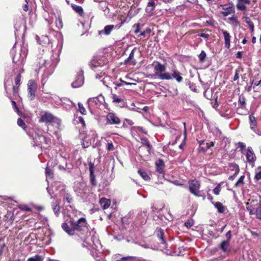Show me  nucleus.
Instances as JSON below:
<instances>
[{
  "mask_svg": "<svg viewBox=\"0 0 261 261\" xmlns=\"http://www.w3.org/2000/svg\"><path fill=\"white\" fill-rule=\"evenodd\" d=\"M153 67L154 75L160 80H166L167 76L169 73L167 71L166 64H162L161 62L154 61L151 64Z\"/></svg>",
  "mask_w": 261,
  "mask_h": 261,
  "instance_id": "7ed1b4c3",
  "label": "nucleus"
},
{
  "mask_svg": "<svg viewBox=\"0 0 261 261\" xmlns=\"http://www.w3.org/2000/svg\"><path fill=\"white\" fill-rule=\"evenodd\" d=\"M49 164V163H48V165ZM45 174L46 176L49 178H53V170L49 168L48 165L46 167L45 169Z\"/></svg>",
  "mask_w": 261,
  "mask_h": 261,
  "instance_id": "e433bc0d",
  "label": "nucleus"
},
{
  "mask_svg": "<svg viewBox=\"0 0 261 261\" xmlns=\"http://www.w3.org/2000/svg\"><path fill=\"white\" fill-rule=\"evenodd\" d=\"M56 24L57 27L58 29H60L61 28H62L63 23H62V20L60 18H58V19H56Z\"/></svg>",
  "mask_w": 261,
  "mask_h": 261,
  "instance_id": "c03bdc74",
  "label": "nucleus"
},
{
  "mask_svg": "<svg viewBox=\"0 0 261 261\" xmlns=\"http://www.w3.org/2000/svg\"><path fill=\"white\" fill-rule=\"evenodd\" d=\"M36 39L37 42L42 46H45L50 42L49 37L47 35L39 34L36 35Z\"/></svg>",
  "mask_w": 261,
  "mask_h": 261,
  "instance_id": "9b49d317",
  "label": "nucleus"
},
{
  "mask_svg": "<svg viewBox=\"0 0 261 261\" xmlns=\"http://www.w3.org/2000/svg\"><path fill=\"white\" fill-rule=\"evenodd\" d=\"M238 145H239V147L242 149H244L246 147V145L245 143H243V142H239L238 143Z\"/></svg>",
  "mask_w": 261,
  "mask_h": 261,
  "instance_id": "680f3d73",
  "label": "nucleus"
},
{
  "mask_svg": "<svg viewBox=\"0 0 261 261\" xmlns=\"http://www.w3.org/2000/svg\"><path fill=\"white\" fill-rule=\"evenodd\" d=\"M84 82L83 71H80L77 73L75 80L72 83L71 86L73 88H77L82 86Z\"/></svg>",
  "mask_w": 261,
  "mask_h": 261,
  "instance_id": "9d476101",
  "label": "nucleus"
},
{
  "mask_svg": "<svg viewBox=\"0 0 261 261\" xmlns=\"http://www.w3.org/2000/svg\"><path fill=\"white\" fill-rule=\"evenodd\" d=\"M69 225L66 222L62 223V228L69 236L79 234L78 232L83 233L87 228V221L84 218H81L77 221H75L73 219H70L69 221Z\"/></svg>",
  "mask_w": 261,
  "mask_h": 261,
  "instance_id": "f03ea898",
  "label": "nucleus"
},
{
  "mask_svg": "<svg viewBox=\"0 0 261 261\" xmlns=\"http://www.w3.org/2000/svg\"><path fill=\"white\" fill-rule=\"evenodd\" d=\"M114 28V25H108L105 27V33H110Z\"/></svg>",
  "mask_w": 261,
  "mask_h": 261,
  "instance_id": "49530a36",
  "label": "nucleus"
},
{
  "mask_svg": "<svg viewBox=\"0 0 261 261\" xmlns=\"http://www.w3.org/2000/svg\"><path fill=\"white\" fill-rule=\"evenodd\" d=\"M137 48L135 47L129 54L128 57L124 60V64H130L133 65H135L137 63L136 60L134 59L135 52L137 50Z\"/></svg>",
  "mask_w": 261,
  "mask_h": 261,
  "instance_id": "dca6fc26",
  "label": "nucleus"
},
{
  "mask_svg": "<svg viewBox=\"0 0 261 261\" xmlns=\"http://www.w3.org/2000/svg\"><path fill=\"white\" fill-rule=\"evenodd\" d=\"M244 176H241L239 180L236 182V183L235 184V186L236 187H237L239 185V184L240 183H243V179H244Z\"/></svg>",
  "mask_w": 261,
  "mask_h": 261,
  "instance_id": "5fc2aeb1",
  "label": "nucleus"
},
{
  "mask_svg": "<svg viewBox=\"0 0 261 261\" xmlns=\"http://www.w3.org/2000/svg\"><path fill=\"white\" fill-rule=\"evenodd\" d=\"M155 4L153 2H149L146 8V12L151 14L155 8Z\"/></svg>",
  "mask_w": 261,
  "mask_h": 261,
  "instance_id": "cd10ccee",
  "label": "nucleus"
},
{
  "mask_svg": "<svg viewBox=\"0 0 261 261\" xmlns=\"http://www.w3.org/2000/svg\"><path fill=\"white\" fill-rule=\"evenodd\" d=\"M21 208L25 211H31V208H30L28 205H26L22 206Z\"/></svg>",
  "mask_w": 261,
  "mask_h": 261,
  "instance_id": "bf43d9fd",
  "label": "nucleus"
},
{
  "mask_svg": "<svg viewBox=\"0 0 261 261\" xmlns=\"http://www.w3.org/2000/svg\"><path fill=\"white\" fill-rule=\"evenodd\" d=\"M137 129L139 131L142 132V133H144L145 134H147V132H146L142 127L138 126L137 127Z\"/></svg>",
  "mask_w": 261,
  "mask_h": 261,
  "instance_id": "774afa93",
  "label": "nucleus"
},
{
  "mask_svg": "<svg viewBox=\"0 0 261 261\" xmlns=\"http://www.w3.org/2000/svg\"><path fill=\"white\" fill-rule=\"evenodd\" d=\"M206 56V53H205V51L203 50L201 51V52L200 53V54L199 55V61L201 63H203L205 59Z\"/></svg>",
  "mask_w": 261,
  "mask_h": 261,
  "instance_id": "58836bf2",
  "label": "nucleus"
},
{
  "mask_svg": "<svg viewBox=\"0 0 261 261\" xmlns=\"http://www.w3.org/2000/svg\"><path fill=\"white\" fill-rule=\"evenodd\" d=\"M51 206L55 214L56 215V216H58L60 212V207L59 204L56 202H53L51 204Z\"/></svg>",
  "mask_w": 261,
  "mask_h": 261,
  "instance_id": "c85d7f7f",
  "label": "nucleus"
},
{
  "mask_svg": "<svg viewBox=\"0 0 261 261\" xmlns=\"http://www.w3.org/2000/svg\"><path fill=\"white\" fill-rule=\"evenodd\" d=\"M255 178L257 180L261 179V171L255 174Z\"/></svg>",
  "mask_w": 261,
  "mask_h": 261,
  "instance_id": "e2e57ef3",
  "label": "nucleus"
},
{
  "mask_svg": "<svg viewBox=\"0 0 261 261\" xmlns=\"http://www.w3.org/2000/svg\"><path fill=\"white\" fill-rule=\"evenodd\" d=\"M244 21L248 24L250 31L253 32L254 31V24L251 19L249 17H245L244 18Z\"/></svg>",
  "mask_w": 261,
  "mask_h": 261,
  "instance_id": "473e14b6",
  "label": "nucleus"
},
{
  "mask_svg": "<svg viewBox=\"0 0 261 261\" xmlns=\"http://www.w3.org/2000/svg\"><path fill=\"white\" fill-rule=\"evenodd\" d=\"M250 3V0H238L237 7L239 10H244L246 9V5H249Z\"/></svg>",
  "mask_w": 261,
  "mask_h": 261,
  "instance_id": "412c9836",
  "label": "nucleus"
},
{
  "mask_svg": "<svg viewBox=\"0 0 261 261\" xmlns=\"http://www.w3.org/2000/svg\"><path fill=\"white\" fill-rule=\"evenodd\" d=\"M104 64V62L100 59H98V58H96L91 62V65L92 69H94V68L98 66H101Z\"/></svg>",
  "mask_w": 261,
  "mask_h": 261,
  "instance_id": "393cba45",
  "label": "nucleus"
},
{
  "mask_svg": "<svg viewBox=\"0 0 261 261\" xmlns=\"http://www.w3.org/2000/svg\"><path fill=\"white\" fill-rule=\"evenodd\" d=\"M221 7H222V9L223 10V11H221V13L223 16L226 17L231 14H234L235 11L232 6L227 5H221Z\"/></svg>",
  "mask_w": 261,
  "mask_h": 261,
  "instance_id": "ddd939ff",
  "label": "nucleus"
},
{
  "mask_svg": "<svg viewBox=\"0 0 261 261\" xmlns=\"http://www.w3.org/2000/svg\"><path fill=\"white\" fill-rule=\"evenodd\" d=\"M221 185L219 184L213 189L214 193L217 195H219L221 191Z\"/></svg>",
  "mask_w": 261,
  "mask_h": 261,
  "instance_id": "37998d69",
  "label": "nucleus"
},
{
  "mask_svg": "<svg viewBox=\"0 0 261 261\" xmlns=\"http://www.w3.org/2000/svg\"><path fill=\"white\" fill-rule=\"evenodd\" d=\"M138 173L145 180H148L150 179V177L146 172L145 171H142L141 170H139L138 171Z\"/></svg>",
  "mask_w": 261,
  "mask_h": 261,
  "instance_id": "c9c22d12",
  "label": "nucleus"
},
{
  "mask_svg": "<svg viewBox=\"0 0 261 261\" xmlns=\"http://www.w3.org/2000/svg\"><path fill=\"white\" fill-rule=\"evenodd\" d=\"M20 79H21V74L20 73H18L15 79V84L16 85H19L20 82Z\"/></svg>",
  "mask_w": 261,
  "mask_h": 261,
  "instance_id": "09e8293b",
  "label": "nucleus"
},
{
  "mask_svg": "<svg viewBox=\"0 0 261 261\" xmlns=\"http://www.w3.org/2000/svg\"><path fill=\"white\" fill-rule=\"evenodd\" d=\"M44 257L40 255H35L28 258L27 261H43Z\"/></svg>",
  "mask_w": 261,
  "mask_h": 261,
  "instance_id": "2f4dec72",
  "label": "nucleus"
},
{
  "mask_svg": "<svg viewBox=\"0 0 261 261\" xmlns=\"http://www.w3.org/2000/svg\"><path fill=\"white\" fill-rule=\"evenodd\" d=\"M71 7L73 10L76 12L80 16L84 15V11L81 6L74 4L72 5Z\"/></svg>",
  "mask_w": 261,
  "mask_h": 261,
  "instance_id": "bb28decb",
  "label": "nucleus"
},
{
  "mask_svg": "<svg viewBox=\"0 0 261 261\" xmlns=\"http://www.w3.org/2000/svg\"><path fill=\"white\" fill-rule=\"evenodd\" d=\"M13 92L14 95H16V94H17L18 92V88L13 86Z\"/></svg>",
  "mask_w": 261,
  "mask_h": 261,
  "instance_id": "69168bd1",
  "label": "nucleus"
},
{
  "mask_svg": "<svg viewBox=\"0 0 261 261\" xmlns=\"http://www.w3.org/2000/svg\"><path fill=\"white\" fill-rule=\"evenodd\" d=\"M86 140H84L82 143V146L84 148H86L89 146L91 143H89L88 142H85Z\"/></svg>",
  "mask_w": 261,
  "mask_h": 261,
  "instance_id": "052dcab7",
  "label": "nucleus"
},
{
  "mask_svg": "<svg viewBox=\"0 0 261 261\" xmlns=\"http://www.w3.org/2000/svg\"><path fill=\"white\" fill-rule=\"evenodd\" d=\"M190 192L195 196H199L198 193L200 187V182L196 179L190 180L188 181Z\"/></svg>",
  "mask_w": 261,
  "mask_h": 261,
  "instance_id": "6e6552de",
  "label": "nucleus"
},
{
  "mask_svg": "<svg viewBox=\"0 0 261 261\" xmlns=\"http://www.w3.org/2000/svg\"><path fill=\"white\" fill-rule=\"evenodd\" d=\"M246 156L247 160L249 163H254L256 158L251 147H248Z\"/></svg>",
  "mask_w": 261,
  "mask_h": 261,
  "instance_id": "2eb2a0df",
  "label": "nucleus"
},
{
  "mask_svg": "<svg viewBox=\"0 0 261 261\" xmlns=\"http://www.w3.org/2000/svg\"><path fill=\"white\" fill-rule=\"evenodd\" d=\"M17 124L21 127L24 128L25 126V124L23 120L21 118H18L17 121Z\"/></svg>",
  "mask_w": 261,
  "mask_h": 261,
  "instance_id": "a18cd8bd",
  "label": "nucleus"
},
{
  "mask_svg": "<svg viewBox=\"0 0 261 261\" xmlns=\"http://www.w3.org/2000/svg\"><path fill=\"white\" fill-rule=\"evenodd\" d=\"M189 88L191 89V90L196 92L197 89L196 88V86L193 83H191L190 82H189Z\"/></svg>",
  "mask_w": 261,
  "mask_h": 261,
  "instance_id": "3c124183",
  "label": "nucleus"
},
{
  "mask_svg": "<svg viewBox=\"0 0 261 261\" xmlns=\"http://www.w3.org/2000/svg\"><path fill=\"white\" fill-rule=\"evenodd\" d=\"M234 166H235L234 167L235 173L233 174V175L230 176L228 178V179L230 180H233L239 172V168L238 166L234 165Z\"/></svg>",
  "mask_w": 261,
  "mask_h": 261,
  "instance_id": "ea45409f",
  "label": "nucleus"
},
{
  "mask_svg": "<svg viewBox=\"0 0 261 261\" xmlns=\"http://www.w3.org/2000/svg\"><path fill=\"white\" fill-rule=\"evenodd\" d=\"M28 97L31 100H33L36 97V92L37 89V85L33 80H29L28 84Z\"/></svg>",
  "mask_w": 261,
  "mask_h": 261,
  "instance_id": "0eeeda50",
  "label": "nucleus"
},
{
  "mask_svg": "<svg viewBox=\"0 0 261 261\" xmlns=\"http://www.w3.org/2000/svg\"><path fill=\"white\" fill-rule=\"evenodd\" d=\"M99 203L103 210L108 208L111 204V201L106 198H102L99 200Z\"/></svg>",
  "mask_w": 261,
  "mask_h": 261,
  "instance_id": "4be33fe9",
  "label": "nucleus"
},
{
  "mask_svg": "<svg viewBox=\"0 0 261 261\" xmlns=\"http://www.w3.org/2000/svg\"><path fill=\"white\" fill-rule=\"evenodd\" d=\"M193 223H191L190 222H186L185 223V225L187 227V228H190L191 226H193Z\"/></svg>",
  "mask_w": 261,
  "mask_h": 261,
  "instance_id": "338daca9",
  "label": "nucleus"
},
{
  "mask_svg": "<svg viewBox=\"0 0 261 261\" xmlns=\"http://www.w3.org/2000/svg\"><path fill=\"white\" fill-rule=\"evenodd\" d=\"M261 200V196L259 195L258 197H255L254 199H249V201L246 203V205L249 206L251 205V203L254 205V207H259V203Z\"/></svg>",
  "mask_w": 261,
  "mask_h": 261,
  "instance_id": "aec40b11",
  "label": "nucleus"
},
{
  "mask_svg": "<svg viewBox=\"0 0 261 261\" xmlns=\"http://www.w3.org/2000/svg\"><path fill=\"white\" fill-rule=\"evenodd\" d=\"M249 123L251 129L254 132L256 133V130L255 129V127L256 126V120L255 118L252 115H249Z\"/></svg>",
  "mask_w": 261,
  "mask_h": 261,
  "instance_id": "a878e982",
  "label": "nucleus"
},
{
  "mask_svg": "<svg viewBox=\"0 0 261 261\" xmlns=\"http://www.w3.org/2000/svg\"><path fill=\"white\" fill-rule=\"evenodd\" d=\"M107 149L108 151H111L114 149V145L112 142H110L108 143Z\"/></svg>",
  "mask_w": 261,
  "mask_h": 261,
  "instance_id": "8fccbe9b",
  "label": "nucleus"
},
{
  "mask_svg": "<svg viewBox=\"0 0 261 261\" xmlns=\"http://www.w3.org/2000/svg\"><path fill=\"white\" fill-rule=\"evenodd\" d=\"M113 102L115 103H120L123 101L122 99L118 97L115 94H112Z\"/></svg>",
  "mask_w": 261,
  "mask_h": 261,
  "instance_id": "4c0bfd02",
  "label": "nucleus"
},
{
  "mask_svg": "<svg viewBox=\"0 0 261 261\" xmlns=\"http://www.w3.org/2000/svg\"><path fill=\"white\" fill-rule=\"evenodd\" d=\"M233 14L232 16L231 17H229V19L230 20V21H231L233 22H236L237 21V17L234 16V14Z\"/></svg>",
  "mask_w": 261,
  "mask_h": 261,
  "instance_id": "0e129e2a",
  "label": "nucleus"
},
{
  "mask_svg": "<svg viewBox=\"0 0 261 261\" xmlns=\"http://www.w3.org/2000/svg\"><path fill=\"white\" fill-rule=\"evenodd\" d=\"M39 121V122H44L46 124H50L53 122L58 123L59 120L50 113L44 112L41 115Z\"/></svg>",
  "mask_w": 261,
  "mask_h": 261,
  "instance_id": "423d86ee",
  "label": "nucleus"
},
{
  "mask_svg": "<svg viewBox=\"0 0 261 261\" xmlns=\"http://www.w3.org/2000/svg\"><path fill=\"white\" fill-rule=\"evenodd\" d=\"M246 205V210L249 212L250 215H255V208L254 207V205L253 203H251V205L249 206L248 205Z\"/></svg>",
  "mask_w": 261,
  "mask_h": 261,
  "instance_id": "f704fd0d",
  "label": "nucleus"
},
{
  "mask_svg": "<svg viewBox=\"0 0 261 261\" xmlns=\"http://www.w3.org/2000/svg\"><path fill=\"white\" fill-rule=\"evenodd\" d=\"M21 52L22 49L21 48L17 49L15 46L12 48L10 54L14 63L19 64L23 62L26 55L24 53L22 54Z\"/></svg>",
  "mask_w": 261,
  "mask_h": 261,
  "instance_id": "20e7f679",
  "label": "nucleus"
},
{
  "mask_svg": "<svg viewBox=\"0 0 261 261\" xmlns=\"http://www.w3.org/2000/svg\"><path fill=\"white\" fill-rule=\"evenodd\" d=\"M224 37L225 39V46L228 49L230 48V36L229 35V34H224Z\"/></svg>",
  "mask_w": 261,
  "mask_h": 261,
  "instance_id": "72a5a7b5",
  "label": "nucleus"
},
{
  "mask_svg": "<svg viewBox=\"0 0 261 261\" xmlns=\"http://www.w3.org/2000/svg\"><path fill=\"white\" fill-rule=\"evenodd\" d=\"M229 242L228 241H223L220 244V248L224 252H228L230 251L229 249Z\"/></svg>",
  "mask_w": 261,
  "mask_h": 261,
  "instance_id": "5701e85b",
  "label": "nucleus"
},
{
  "mask_svg": "<svg viewBox=\"0 0 261 261\" xmlns=\"http://www.w3.org/2000/svg\"><path fill=\"white\" fill-rule=\"evenodd\" d=\"M205 147H201V148L204 150V151H206L208 149H209L212 146H214V143L213 142H209V143H206L205 144Z\"/></svg>",
  "mask_w": 261,
  "mask_h": 261,
  "instance_id": "79ce46f5",
  "label": "nucleus"
},
{
  "mask_svg": "<svg viewBox=\"0 0 261 261\" xmlns=\"http://www.w3.org/2000/svg\"><path fill=\"white\" fill-rule=\"evenodd\" d=\"M133 257L132 256H127V257H123L121 258L120 259H118L116 261H127L130 259H132Z\"/></svg>",
  "mask_w": 261,
  "mask_h": 261,
  "instance_id": "4d7b16f0",
  "label": "nucleus"
},
{
  "mask_svg": "<svg viewBox=\"0 0 261 261\" xmlns=\"http://www.w3.org/2000/svg\"><path fill=\"white\" fill-rule=\"evenodd\" d=\"M156 170L158 172L163 174L164 172L165 164L162 159H159L155 162Z\"/></svg>",
  "mask_w": 261,
  "mask_h": 261,
  "instance_id": "f3484780",
  "label": "nucleus"
},
{
  "mask_svg": "<svg viewBox=\"0 0 261 261\" xmlns=\"http://www.w3.org/2000/svg\"><path fill=\"white\" fill-rule=\"evenodd\" d=\"M225 236L227 238V240L226 241H228L230 242L231 239V230H229L225 234Z\"/></svg>",
  "mask_w": 261,
  "mask_h": 261,
  "instance_id": "603ef678",
  "label": "nucleus"
},
{
  "mask_svg": "<svg viewBox=\"0 0 261 261\" xmlns=\"http://www.w3.org/2000/svg\"><path fill=\"white\" fill-rule=\"evenodd\" d=\"M141 143L142 144L143 146H145L147 148V155H149L150 154V151L152 148V146L151 145L149 141L146 138H141L140 139Z\"/></svg>",
  "mask_w": 261,
  "mask_h": 261,
  "instance_id": "6ab92c4d",
  "label": "nucleus"
},
{
  "mask_svg": "<svg viewBox=\"0 0 261 261\" xmlns=\"http://www.w3.org/2000/svg\"><path fill=\"white\" fill-rule=\"evenodd\" d=\"M215 208L217 209L218 212L219 213H224L225 212V208L223 204L220 202H212Z\"/></svg>",
  "mask_w": 261,
  "mask_h": 261,
  "instance_id": "b1692460",
  "label": "nucleus"
},
{
  "mask_svg": "<svg viewBox=\"0 0 261 261\" xmlns=\"http://www.w3.org/2000/svg\"><path fill=\"white\" fill-rule=\"evenodd\" d=\"M121 122L120 119L115 113H109L107 116V123L110 124H119Z\"/></svg>",
  "mask_w": 261,
  "mask_h": 261,
  "instance_id": "f8f14e48",
  "label": "nucleus"
},
{
  "mask_svg": "<svg viewBox=\"0 0 261 261\" xmlns=\"http://www.w3.org/2000/svg\"><path fill=\"white\" fill-rule=\"evenodd\" d=\"M245 103V98L244 97H240L239 99V105L240 107H243Z\"/></svg>",
  "mask_w": 261,
  "mask_h": 261,
  "instance_id": "de8ad7c7",
  "label": "nucleus"
},
{
  "mask_svg": "<svg viewBox=\"0 0 261 261\" xmlns=\"http://www.w3.org/2000/svg\"><path fill=\"white\" fill-rule=\"evenodd\" d=\"M89 171H90V182L93 186H96L97 183H96V181L95 179V176L94 174V164L92 162H90L89 163Z\"/></svg>",
  "mask_w": 261,
  "mask_h": 261,
  "instance_id": "4468645a",
  "label": "nucleus"
},
{
  "mask_svg": "<svg viewBox=\"0 0 261 261\" xmlns=\"http://www.w3.org/2000/svg\"><path fill=\"white\" fill-rule=\"evenodd\" d=\"M170 71L167 76L166 80L174 79L178 83H180L183 81L181 73L177 70L175 66H172Z\"/></svg>",
  "mask_w": 261,
  "mask_h": 261,
  "instance_id": "39448f33",
  "label": "nucleus"
},
{
  "mask_svg": "<svg viewBox=\"0 0 261 261\" xmlns=\"http://www.w3.org/2000/svg\"><path fill=\"white\" fill-rule=\"evenodd\" d=\"M38 138L39 140H40V142H42V141L46 142V139L44 136H43L42 135H40V136L38 135Z\"/></svg>",
  "mask_w": 261,
  "mask_h": 261,
  "instance_id": "13d9d810",
  "label": "nucleus"
},
{
  "mask_svg": "<svg viewBox=\"0 0 261 261\" xmlns=\"http://www.w3.org/2000/svg\"><path fill=\"white\" fill-rule=\"evenodd\" d=\"M134 33H139V32L140 31V28H139V24H135L134 25Z\"/></svg>",
  "mask_w": 261,
  "mask_h": 261,
  "instance_id": "6e6d98bb",
  "label": "nucleus"
},
{
  "mask_svg": "<svg viewBox=\"0 0 261 261\" xmlns=\"http://www.w3.org/2000/svg\"><path fill=\"white\" fill-rule=\"evenodd\" d=\"M79 110L80 113L82 114H86V111L85 108L83 107V105L80 102L78 103Z\"/></svg>",
  "mask_w": 261,
  "mask_h": 261,
  "instance_id": "a19ab883",
  "label": "nucleus"
},
{
  "mask_svg": "<svg viewBox=\"0 0 261 261\" xmlns=\"http://www.w3.org/2000/svg\"><path fill=\"white\" fill-rule=\"evenodd\" d=\"M104 101V97L100 95L97 97L89 98L87 101V103L89 106L99 107L103 103Z\"/></svg>",
  "mask_w": 261,
  "mask_h": 261,
  "instance_id": "1a4fd4ad",
  "label": "nucleus"
},
{
  "mask_svg": "<svg viewBox=\"0 0 261 261\" xmlns=\"http://www.w3.org/2000/svg\"><path fill=\"white\" fill-rule=\"evenodd\" d=\"M155 232L156 233L158 237L160 239L161 241V244L163 245V247L165 248H167V244H166V242L164 238V230L160 228H158L155 230Z\"/></svg>",
  "mask_w": 261,
  "mask_h": 261,
  "instance_id": "a211bd4d",
  "label": "nucleus"
},
{
  "mask_svg": "<svg viewBox=\"0 0 261 261\" xmlns=\"http://www.w3.org/2000/svg\"><path fill=\"white\" fill-rule=\"evenodd\" d=\"M63 193V201H66L69 204L71 203L72 201L71 195L65 191H64Z\"/></svg>",
  "mask_w": 261,
  "mask_h": 261,
  "instance_id": "7c9ffc66",
  "label": "nucleus"
},
{
  "mask_svg": "<svg viewBox=\"0 0 261 261\" xmlns=\"http://www.w3.org/2000/svg\"><path fill=\"white\" fill-rule=\"evenodd\" d=\"M120 83H114V84L115 85L116 87L115 89H116L117 87H121L124 85H136L135 83H128L126 82L123 80H122L121 79H119Z\"/></svg>",
  "mask_w": 261,
  "mask_h": 261,
  "instance_id": "c756f323",
  "label": "nucleus"
},
{
  "mask_svg": "<svg viewBox=\"0 0 261 261\" xmlns=\"http://www.w3.org/2000/svg\"><path fill=\"white\" fill-rule=\"evenodd\" d=\"M37 58L38 61L37 65L39 70L42 69L45 76L51 74L58 62L57 58L54 57L49 51L44 52V49L42 48L39 49Z\"/></svg>",
  "mask_w": 261,
  "mask_h": 261,
  "instance_id": "f257e3e1",
  "label": "nucleus"
},
{
  "mask_svg": "<svg viewBox=\"0 0 261 261\" xmlns=\"http://www.w3.org/2000/svg\"><path fill=\"white\" fill-rule=\"evenodd\" d=\"M239 70L236 69V71H235V74H234V76L233 79V80L234 81H237V80L239 79Z\"/></svg>",
  "mask_w": 261,
  "mask_h": 261,
  "instance_id": "864d4df0",
  "label": "nucleus"
}]
</instances>
